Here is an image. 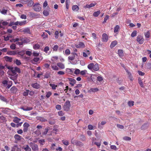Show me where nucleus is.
Listing matches in <instances>:
<instances>
[{"instance_id": "obj_11", "label": "nucleus", "mask_w": 151, "mask_h": 151, "mask_svg": "<svg viewBox=\"0 0 151 151\" xmlns=\"http://www.w3.org/2000/svg\"><path fill=\"white\" fill-rule=\"evenodd\" d=\"M8 24V22L6 21H1L0 23V27L3 29H5L4 26H6Z\"/></svg>"}, {"instance_id": "obj_51", "label": "nucleus", "mask_w": 151, "mask_h": 151, "mask_svg": "<svg viewBox=\"0 0 151 151\" xmlns=\"http://www.w3.org/2000/svg\"><path fill=\"white\" fill-rule=\"evenodd\" d=\"M51 66L52 69L54 70H57L59 69L58 67L57 66L55 65H52Z\"/></svg>"}, {"instance_id": "obj_29", "label": "nucleus", "mask_w": 151, "mask_h": 151, "mask_svg": "<svg viewBox=\"0 0 151 151\" xmlns=\"http://www.w3.org/2000/svg\"><path fill=\"white\" fill-rule=\"evenodd\" d=\"M117 42L116 41H114L112 42L111 44L110 47L111 48H113L116 45Z\"/></svg>"}, {"instance_id": "obj_49", "label": "nucleus", "mask_w": 151, "mask_h": 151, "mask_svg": "<svg viewBox=\"0 0 151 151\" xmlns=\"http://www.w3.org/2000/svg\"><path fill=\"white\" fill-rule=\"evenodd\" d=\"M150 32L149 31L145 32L144 34L145 37L147 38H149L150 37Z\"/></svg>"}, {"instance_id": "obj_22", "label": "nucleus", "mask_w": 151, "mask_h": 151, "mask_svg": "<svg viewBox=\"0 0 151 151\" xmlns=\"http://www.w3.org/2000/svg\"><path fill=\"white\" fill-rule=\"evenodd\" d=\"M32 86L35 88L38 89L40 88V85L37 83H32Z\"/></svg>"}, {"instance_id": "obj_13", "label": "nucleus", "mask_w": 151, "mask_h": 151, "mask_svg": "<svg viewBox=\"0 0 151 151\" xmlns=\"http://www.w3.org/2000/svg\"><path fill=\"white\" fill-rule=\"evenodd\" d=\"M29 126V124L27 123H25L23 124L24 128L23 131L24 132H26L27 131L28 127Z\"/></svg>"}, {"instance_id": "obj_40", "label": "nucleus", "mask_w": 151, "mask_h": 151, "mask_svg": "<svg viewBox=\"0 0 151 151\" xmlns=\"http://www.w3.org/2000/svg\"><path fill=\"white\" fill-rule=\"evenodd\" d=\"M40 47V45L38 44H36L34 45L33 48L34 49L36 50L38 49Z\"/></svg>"}, {"instance_id": "obj_15", "label": "nucleus", "mask_w": 151, "mask_h": 151, "mask_svg": "<svg viewBox=\"0 0 151 151\" xmlns=\"http://www.w3.org/2000/svg\"><path fill=\"white\" fill-rule=\"evenodd\" d=\"M90 52L88 50H84V52L83 53V56L84 57H88V55H90Z\"/></svg>"}, {"instance_id": "obj_6", "label": "nucleus", "mask_w": 151, "mask_h": 151, "mask_svg": "<svg viewBox=\"0 0 151 151\" xmlns=\"http://www.w3.org/2000/svg\"><path fill=\"white\" fill-rule=\"evenodd\" d=\"M144 39L141 35H138L137 37V41L140 44H142L144 42Z\"/></svg>"}, {"instance_id": "obj_14", "label": "nucleus", "mask_w": 151, "mask_h": 151, "mask_svg": "<svg viewBox=\"0 0 151 151\" xmlns=\"http://www.w3.org/2000/svg\"><path fill=\"white\" fill-rule=\"evenodd\" d=\"M85 47L84 43L82 42H80L78 44L76 45L77 48H84Z\"/></svg>"}, {"instance_id": "obj_23", "label": "nucleus", "mask_w": 151, "mask_h": 151, "mask_svg": "<svg viewBox=\"0 0 151 151\" xmlns=\"http://www.w3.org/2000/svg\"><path fill=\"white\" fill-rule=\"evenodd\" d=\"M76 142L75 145L76 146L81 147L83 145V144L80 141L77 140Z\"/></svg>"}, {"instance_id": "obj_18", "label": "nucleus", "mask_w": 151, "mask_h": 151, "mask_svg": "<svg viewBox=\"0 0 151 151\" xmlns=\"http://www.w3.org/2000/svg\"><path fill=\"white\" fill-rule=\"evenodd\" d=\"M17 51L15 50L8 51L7 54L8 55H13L17 54Z\"/></svg>"}, {"instance_id": "obj_21", "label": "nucleus", "mask_w": 151, "mask_h": 151, "mask_svg": "<svg viewBox=\"0 0 151 151\" xmlns=\"http://www.w3.org/2000/svg\"><path fill=\"white\" fill-rule=\"evenodd\" d=\"M57 65L61 69H64L65 68V66L64 64L61 63H57Z\"/></svg>"}, {"instance_id": "obj_12", "label": "nucleus", "mask_w": 151, "mask_h": 151, "mask_svg": "<svg viewBox=\"0 0 151 151\" xmlns=\"http://www.w3.org/2000/svg\"><path fill=\"white\" fill-rule=\"evenodd\" d=\"M10 109L8 108H0V111L4 114H7L8 112H9Z\"/></svg>"}, {"instance_id": "obj_63", "label": "nucleus", "mask_w": 151, "mask_h": 151, "mask_svg": "<svg viewBox=\"0 0 151 151\" xmlns=\"http://www.w3.org/2000/svg\"><path fill=\"white\" fill-rule=\"evenodd\" d=\"M8 81L6 80H4L2 81V83L3 84L4 86H6L7 85Z\"/></svg>"}, {"instance_id": "obj_19", "label": "nucleus", "mask_w": 151, "mask_h": 151, "mask_svg": "<svg viewBox=\"0 0 151 151\" xmlns=\"http://www.w3.org/2000/svg\"><path fill=\"white\" fill-rule=\"evenodd\" d=\"M17 149V151H20L21 150L18 147V145H16L12 147L11 151H15Z\"/></svg>"}, {"instance_id": "obj_36", "label": "nucleus", "mask_w": 151, "mask_h": 151, "mask_svg": "<svg viewBox=\"0 0 151 151\" xmlns=\"http://www.w3.org/2000/svg\"><path fill=\"white\" fill-rule=\"evenodd\" d=\"M99 91V89L98 88H91L90 90V91L91 92H96Z\"/></svg>"}, {"instance_id": "obj_34", "label": "nucleus", "mask_w": 151, "mask_h": 151, "mask_svg": "<svg viewBox=\"0 0 151 151\" xmlns=\"http://www.w3.org/2000/svg\"><path fill=\"white\" fill-rule=\"evenodd\" d=\"M21 137H22L21 136L17 134H15L14 136V138L16 140L18 141L21 140Z\"/></svg>"}, {"instance_id": "obj_7", "label": "nucleus", "mask_w": 151, "mask_h": 151, "mask_svg": "<svg viewBox=\"0 0 151 151\" xmlns=\"http://www.w3.org/2000/svg\"><path fill=\"white\" fill-rule=\"evenodd\" d=\"M39 3H36L33 6L34 9L35 11L39 12L41 10V7L39 6Z\"/></svg>"}, {"instance_id": "obj_2", "label": "nucleus", "mask_w": 151, "mask_h": 151, "mask_svg": "<svg viewBox=\"0 0 151 151\" xmlns=\"http://www.w3.org/2000/svg\"><path fill=\"white\" fill-rule=\"evenodd\" d=\"M87 67L89 69L92 71L93 70L97 71L99 69V65L97 63L95 64L93 63H91L88 65Z\"/></svg>"}, {"instance_id": "obj_31", "label": "nucleus", "mask_w": 151, "mask_h": 151, "mask_svg": "<svg viewBox=\"0 0 151 151\" xmlns=\"http://www.w3.org/2000/svg\"><path fill=\"white\" fill-rule=\"evenodd\" d=\"M88 129L89 130H91L96 128V126L93 127L91 124H89L88 126Z\"/></svg>"}, {"instance_id": "obj_60", "label": "nucleus", "mask_w": 151, "mask_h": 151, "mask_svg": "<svg viewBox=\"0 0 151 151\" xmlns=\"http://www.w3.org/2000/svg\"><path fill=\"white\" fill-rule=\"evenodd\" d=\"M38 142L40 144L43 145L44 144V143L45 142V140L43 139H40L38 141Z\"/></svg>"}, {"instance_id": "obj_28", "label": "nucleus", "mask_w": 151, "mask_h": 151, "mask_svg": "<svg viewBox=\"0 0 151 151\" xmlns=\"http://www.w3.org/2000/svg\"><path fill=\"white\" fill-rule=\"evenodd\" d=\"M21 119L17 117H15L14 118L13 122L15 123H18L21 121Z\"/></svg>"}, {"instance_id": "obj_43", "label": "nucleus", "mask_w": 151, "mask_h": 151, "mask_svg": "<svg viewBox=\"0 0 151 151\" xmlns=\"http://www.w3.org/2000/svg\"><path fill=\"white\" fill-rule=\"evenodd\" d=\"M75 55H76V53H74L73 55L69 56L68 57V59L69 60H74L75 58Z\"/></svg>"}, {"instance_id": "obj_3", "label": "nucleus", "mask_w": 151, "mask_h": 151, "mask_svg": "<svg viewBox=\"0 0 151 151\" xmlns=\"http://www.w3.org/2000/svg\"><path fill=\"white\" fill-rule=\"evenodd\" d=\"M9 69L11 70L12 73L14 74H16L17 73H20L21 70L18 67H8Z\"/></svg>"}, {"instance_id": "obj_33", "label": "nucleus", "mask_w": 151, "mask_h": 151, "mask_svg": "<svg viewBox=\"0 0 151 151\" xmlns=\"http://www.w3.org/2000/svg\"><path fill=\"white\" fill-rule=\"evenodd\" d=\"M72 9L73 11H77L79 10V8L77 5H74L73 6Z\"/></svg>"}, {"instance_id": "obj_44", "label": "nucleus", "mask_w": 151, "mask_h": 151, "mask_svg": "<svg viewBox=\"0 0 151 151\" xmlns=\"http://www.w3.org/2000/svg\"><path fill=\"white\" fill-rule=\"evenodd\" d=\"M0 11L2 14H6L7 10L4 9H2L0 10Z\"/></svg>"}, {"instance_id": "obj_9", "label": "nucleus", "mask_w": 151, "mask_h": 151, "mask_svg": "<svg viewBox=\"0 0 151 151\" xmlns=\"http://www.w3.org/2000/svg\"><path fill=\"white\" fill-rule=\"evenodd\" d=\"M108 39V36L107 35L104 33L102 35V41L104 42H107Z\"/></svg>"}, {"instance_id": "obj_24", "label": "nucleus", "mask_w": 151, "mask_h": 151, "mask_svg": "<svg viewBox=\"0 0 151 151\" xmlns=\"http://www.w3.org/2000/svg\"><path fill=\"white\" fill-rule=\"evenodd\" d=\"M106 123V122L105 121H102L101 123L99 122L98 124V127L100 129L102 128V127H101V125H104Z\"/></svg>"}, {"instance_id": "obj_4", "label": "nucleus", "mask_w": 151, "mask_h": 151, "mask_svg": "<svg viewBox=\"0 0 151 151\" xmlns=\"http://www.w3.org/2000/svg\"><path fill=\"white\" fill-rule=\"evenodd\" d=\"M70 106V102L69 101H67L63 106L64 110L66 111H68Z\"/></svg>"}, {"instance_id": "obj_30", "label": "nucleus", "mask_w": 151, "mask_h": 151, "mask_svg": "<svg viewBox=\"0 0 151 151\" xmlns=\"http://www.w3.org/2000/svg\"><path fill=\"white\" fill-rule=\"evenodd\" d=\"M25 50H23L22 51L19 52L17 53L20 56L22 57L25 54Z\"/></svg>"}, {"instance_id": "obj_57", "label": "nucleus", "mask_w": 151, "mask_h": 151, "mask_svg": "<svg viewBox=\"0 0 151 151\" xmlns=\"http://www.w3.org/2000/svg\"><path fill=\"white\" fill-rule=\"evenodd\" d=\"M58 48V46L56 45H54L52 47V49L54 51H57Z\"/></svg>"}, {"instance_id": "obj_46", "label": "nucleus", "mask_w": 151, "mask_h": 151, "mask_svg": "<svg viewBox=\"0 0 151 151\" xmlns=\"http://www.w3.org/2000/svg\"><path fill=\"white\" fill-rule=\"evenodd\" d=\"M27 22L26 20H24L21 22H19V25L20 26L24 25L26 24Z\"/></svg>"}, {"instance_id": "obj_62", "label": "nucleus", "mask_w": 151, "mask_h": 151, "mask_svg": "<svg viewBox=\"0 0 151 151\" xmlns=\"http://www.w3.org/2000/svg\"><path fill=\"white\" fill-rule=\"evenodd\" d=\"M134 102L133 101H129L128 102V104L129 106H132L134 105Z\"/></svg>"}, {"instance_id": "obj_27", "label": "nucleus", "mask_w": 151, "mask_h": 151, "mask_svg": "<svg viewBox=\"0 0 151 151\" xmlns=\"http://www.w3.org/2000/svg\"><path fill=\"white\" fill-rule=\"evenodd\" d=\"M17 90V89L15 86L12 87L10 89V91L12 93H16Z\"/></svg>"}, {"instance_id": "obj_17", "label": "nucleus", "mask_w": 151, "mask_h": 151, "mask_svg": "<svg viewBox=\"0 0 151 151\" xmlns=\"http://www.w3.org/2000/svg\"><path fill=\"white\" fill-rule=\"evenodd\" d=\"M20 109L24 111H29L32 109L33 108L30 107H22Z\"/></svg>"}, {"instance_id": "obj_53", "label": "nucleus", "mask_w": 151, "mask_h": 151, "mask_svg": "<svg viewBox=\"0 0 151 151\" xmlns=\"http://www.w3.org/2000/svg\"><path fill=\"white\" fill-rule=\"evenodd\" d=\"M25 151H31V149L28 145H27L24 148Z\"/></svg>"}, {"instance_id": "obj_8", "label": "nucleus", "mask_w": 151, "mask_h": 151, "mask_svg": "<svg viewBox=\"0 0 151 151\" xmlns=\"http://www.w3.org/2000/svg\"><path fill=\"white\" fill-rule=\"evenodd\" d=\"M31 147L33 150L34 151H37L38 150L39 148L37 145L33 144L32 142L30 143Z\"/></svg>"}, {"instance_id": "obj_41", "label": "nucleus", "mask_w": 151, "mask_h": 151, "mask_svg": "<svg viewBox=\"0 0 151 151\" xmlns=\"http://www.w3.org/2000/svg\"><path fill=\"white\" fill-rule=\"evenodd\" d=\"M149 126V124L148 123H145L141 127V129H146Z\"/></svg>"}, {"instance_id": "obj_58", "label": "nucleus", "mask_w": 151, "mask_h": 151, "mask_svg": "<svg viewBox=\"0 0 151 151\" xmlns=\"http://www.w3.org/2000/svg\"><path fill=\"white\" fill-rule=\"evenodd\" d=\"M15 63L18 65H20L21 64V63L20 60L18 59H16L15 61Z\"/></svg>"}, {"instance_id": "obj_64", "label": "nucleus", "mask_w": 151, "mask_h": 151, "mask_svg": "<svg viewBox=\"0 0 151 151\" xmlns=\"http://www.w3.org/2000/svg\"><path fill=\"white\" fill-rule=\"evenodd\" d=\"M74 73L76 75L80 73V70L79 69H76Z\"/></svg>"}, {"instance_id": "obj_59", "label": "nucleus", "mask_w": 151, "mask_h": 151, "mask_svg": "<svg viewBox=\"0 0 151 151\" xmlns=\"http://www.w3.org/2000/svg\"><path fill=\"white\" fill-rule=\"evenodd\" d=\"M52 95V93L50 91H49L46 93V96L47 98H49Z\"/></svg>"}, {"instance_id": "obj_32", "label": "nucleus", "mask_w": 151, "mask_h": 151, "mask_svg": "<svg viewBox=\"0 0 151 151\" xmlns=\"http://www.w3.org/2000/svg\"><path fill=\"white\" fill-rule=\"evenodd\" d=\"M100 13V10H99L97 11L94 12L93 13V15L95 17H97Z\"/></svg>"}, {"instance_id": "obj_20", "label": "nucleus", "mask_w": 151, "mask_h": 151, "mask_svg": "<svg viewBox=\"0 0 151 151\" xmlns=\"http://www.w3.org/2000/svg\"><path fill=\"white\" fill-rule=\"evenodd\" d=\"M49 48L48 46L45 47L43 50L45 52L47 55L50 54L51 52L50 51H49Z\"/></svg>"}, {"instance_id": "obj_25", "label": "nucleus", "mask_w": 151, "mask_h": 151, "mask_svg": "<svg viewBox=\"0 0 151 151\" xmlns=\"http://www.w3.org/2000/svg\"><path fill=\"white\" fill-rule=\"evenodd\" d=\"M118 54L119 56L120 57L123 56L124 55L123 50L121 49L118 50Z\"/></svg>"}, {"instance_id": "obj_16", "label": "nucleus", "mask_w": 151, "mask_h": 151, "mask_svg": "<svg viewBox=\"0 0 151 151\" xmlns=\"http://www.w3.org/2000/svg\"><path fill=\"white\" fill-rule=\"evenodd\" d=\"M70 82V84L72 86H73L76 83V81L74 79L72 78H68Z\"/></svg>"}, {"instance_id": "obj_55", "label": "nucleus", "mask_w": 151, "mask_h": 151, "mask_svg": "<svg viewBox=\"0 0 151 151\" xmlns=\"http://www.w3.org/2000/svg\"><path fill=\"white\" fill-rule=\"evenodd\" d=\"M65 54L66 55H68L70 54V51L68 49H66L65 52Z\"/></svg>"}, {"instance_id": "obj_1", "label": "nucleus", "mask_w": 151, "mask_h": 151, "mask_svg": "<svg viewBox=\"0 0 151 151\" xmlns=\"http://www.w3.org/2000/svg\"><path fill=\"white\" fill-rule=\"evenodd\" d=\"M29 40L27 38L21 37L20 38H16L15 39H12L11 40V42H17L16 44L18 45L21 47L23 43H27L29 42Z\"/></svg>"}, {"instance_id": "obj_45", "label": "nucleus", "mask_w": 151, "mask_h": 151, "mask_svg": "<svg viewBox=\"0 0 151 151\" xmlns=\"http://www.w3.org/2000/svg\"><path fill=\"white\" fill-rule=\"evenodd\" d=\"M50 86L52 87V90H55L56 89V87H57V85H55L54 84L50 83Z\"/></svg>"}, {"instance_id": "obj_54", "label": "nucleus", "mask_w": 151, "mask_h": 151, "mask_svg": "<svg viewBox=\"0 0 151 151\" xmlns=\"http://www.w3.org/2000/svg\"><path fill=\"white\" fill-rule=\"evenodd\" d=\"M40 58H39L35 57L34 58L32 61L35 62L37 63L40 60Z\"/></svg>"}, {"instance_id": "obj_61", "label": "nucleus", "mask_w": 151, "mask_h": 151, "mask_svg": "<svg viewBox=\"0 0 151 151\" xmlns=\"http://www.w3.org/2000/svg\"><path fill=\"white\" fill-rule=\"evenodd\" d=\"M10 48L12 50H14L16 48V45L14 44H12L10 46Z\"/></svg>"}, {"instance_id": "obj_26", "label": "nucleus", "mask_w": 151, "mask_h": 151, "mask_svg": "<svg viewBox=\"0 0 151 151\" xmlns=\"http://www.w3.org/2000/svg\"><path fill=\"white\" fill-rule=\"evenodd\" d=\"M5 67L4 66L2 65H0V75H3L4 73V72L3 70L4 69Z\"/></svg>"}, {"instance_id": "obj_42", "label": "nucleus", "mask_w": 151, "mask_h": 151, "mask_svg": "<svg viewBox=\"0 0 151 151\" xmlns=\"http://www.w3.org/2000/svg\"><path fill=\"white\" fill-rule=\"evenodd\" d=\"M41 36L43 38L45 39L48 38V35L46 33L44 32H42V34L41 35Z\"/></svg>"}, {"instance_id": "obj_52", "label": "nucleus", "mask_w": 151, "mask_h": 151, "mask_svg": "<svg viewBox=\"0 0 151 151\" xmlns=\"http://www.w3.org/2000/svg\"><path fill=\"white\" fill-rule=\"evenodd\" d=\"M29 92V90H26L24 92L23 95L24 96H27Z\"/></svg>"}, {"instance_id": "obj_38", "label": "nucleus", "mask_w": 151, "mask_h": 151, "mask_svg": "<svg viewBox=\"0 0 151 151\" xmlns=\"http://www.w3.org/2000/svg\"><path fill=\"white\" fill-rule=\"evenodd\" d=\"M0 99L6 102H8L7 99L1 95H0Z\"/></svg>"}, {"instance_id": "obj_56", "label": "nucleus", "mask_w": 151, "mask_h": 151, "mask_svg": "<svg viewBox=\"0 0 151 151\" xmlns=\"http://www.w3.org/2000/svg\"><path fill=\"white\" fill-rule=\"evenodd\" d=\"M137 32L136 31H134L131 34V36L132 37H134L136 36L137 35Z\"/></svg>"}, {"instance_id": "obj_39", "label": "nucleus", "mask_w": 151, "mask_h": 151, "mask_svg": "<svg viewBox=\"0 0 151 151\" xmlns=\"http://www.w3.org/2000/svg\"><path fill=\"white\" fill-rule=\"evenodd\" d=\"M5 60L6 61H9L10 62H11L12 61V58L8 56H6L4 57Z\"/></svg>"}, {"instance_id": "obj_5", "label": "nucleus", "mask_w": 151, "mask_h": 151, "mask_svg": "<svg viewBox=\"0 0 151 151\" xmlns=\"http://www.w3.org/2000/svg\"><path fill=\"white\" fill-rule=\"evenodd\" d=\"M50 11V8L49 6H47L46 8H44L43 14L44 16L47 17L49 15Z\"/></svg>"}, {"instance_id": "obj_37", "label": "nucleus", "mask_w": 151, "mask_h": 151, "mask_svg": "<svg viewBox=\"0 0 151 151\" xmlns=\"http://www.w3.org/2000/svg\"><path fill=\"white\" fill-rule=\"evenodd\" d=\"M120 28V27L119 25H116V26L114 27V32L115 33H116L117 32H118L119 29Z\"/></svg>"}, {"instance_id": "obj_10", "label": "nucleus", "mask_w": 151, "mask_h": 151, "mask_svg": "<svg viewBox=\"0 0 151 151\" xmlns=\"http://www.w3.org/2000/svg\"><path fill=\"white\" fill-rule=\"evenodd\" d=\"M96 4V3H92L89 5L87 4L86 5H85L83 7L85 9H90L91 7L94 6Z\"/></svg>"}, {"instance_id": "obj_47", "label": "nucleus", "mask_w": 151, "mask_h": 151, "mask_svg": "<svg viewBox=\"0 0 151 151\" xmlns=\"http://www.w3.org/2000/svg\"><path fill=\"white\" fill-rule=\"evenodd\" d=\"M62 142L65 145L68 146L69 145V141L68 140H62Z\"/></svg>"}, {"instance_id": "obj_50", "label": "nucleus", "mask_w": 151, "mask_h": 151, "mask_svg": "<svg viewBox=\"0 0 151 151\" xmlns=\"http://www.w3.org/2000/svg\"><path fill=\"white\" fill-rule=\"evenodd\" d=\"M80 74L82 75H84L86 74H87V71L86 70H82L80 72Z\"/></svg>"}, {"instance_id": "obj_35", "label": "nucleus", "mask_w": 151, "mask_h": 151, "mask_svg": "<svg viewBox=\"0 0 151 151\" xmlns=\"http://www.w3.org/2000/svg\"><path fill=\"white\" fill-rule=\"evenodd\" d=\"M27 1L28 2L27 4V6H31L33 5L34 2L32 0L29 1V0H28Z\"/></svg>"}, {"instance_id": "obj_48", "label": "nucleus", "mask_w": 151, "mask_h": 151, "mask_svg": "<svg viewBox=\"0 0 151 151\" xmlns=\"http://www.w3.org/2000/svg\"><path fill=\"white\" fill-rule=\"evenodd\" d=\"M138 83L139 84L140 86L141 87H144V85L142 83V80L140 78H139L138 79Z\"/></svg>"}]
</instances>
